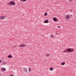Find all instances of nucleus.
<instances>
[{
    "label": "nucleus",
    "mask_w": 76,
    "mask_h": 76,
    "mask_svg": "<svg viewBox=\"0 0 76 76\" xmlns=\"http://www.w3.org/2000/svg\"><path fill=\"white\" fill-rule=\"evenodd\" d=\"M2 64H3V65L5 64L4 62L2 63Z\"/></svg>",
    "instance_id": "obj_19"
},
{
    "label": "nucleus",
    "mask_w": 76,
    "mask_h": 76,
    "mask_svg": "<svg viewBox=\"0 0 76 76\" xmlns=\"http://www.w3.org/2000/svg\"><path fill=\"white\" fill-rule=\"evenodd\" d=\"M69 1H71V0H69Z\"/></svg>",
    "instance_id": "obj_25"
},
{
    "label": "nucleus",
    "mask_w": 76,
    "mask_h": 76,
    "mask_svg": "<svg viewBox=\"0 0 76 76\" xmlns=\"http://www.w3.org/2000/svg\"><path fill=\"white\" fill-rule=\"evenodd\" d=\"M67 51L69 52H72L73 51V49L72 48H68L67 49Z\"/></svg>",
    "instance_id": "obj_1"
},
{
    "label": "nucleus",
    "mask_w": 76,
    "mask_h": 76,
    "mask_svg": "<svg viewBox=\"0 0 76 76\" xmlns=\"http://www.w3.org/2000/svg\"><path fill=\"white\" fill-rule=\"evenodd\" d=\"M57 34H58V33L57 32H56V35H57Z\"/></svg>",
    "instance_id": "obj_23"
},
{
    "label": "nucleus",
    "mask_w": 76,
    "mask_h": 76,
    "mask_svg": "<svg viewBox=\"0 0 76 76\" xmlns=\"http://www.w3.org/2000/svg\"><path fill=\"white\" fill-rule=\"evenodd\" d=\"M50 37H51V38H53V37H54V36H53V35H50Z\"/></svg>",
    "instance_id": "obj_15"
},
{
    "label": "nucleus",
    "mask_w": 76,
    "mask_h": 76,
    "mask_svg": "<svg viewBox=\"0 0 76 76\" xmlns=\"http://www.w3.org/2000/svg\"><path fill=\"white\" fill-rule=\"evenodd\" d=\"M48 22H49V21H48V20H45L44 23H48Z\"/></svg>",
    "instance_id": "obj_7"
},
{
    "label": "nucleus",
    "mask_w": 76,
    "mask_h": 76,
    "mask_svg": "<svg viewBox=\"0 0 76 76\" xmlns=\"http://www.w3.org/2000/svg\"><path fill=\"white\" fill-rule=\"evenodd\" d=\"M6 69L5 68L2 67L1 69V70L2 72H4L6 71Z\"/></svg>",
    "instance_id": "obj_5"
},
{
    "label": "nucleus",
    "mask_w": 76,
    "mask_h": 76,
    "mask_svg": "<svg viewBox=\"0 0 76 76\" xmlns=\"http://www.w3.org/2000/svg\"><path fill=\"white\" fill-rule=\"evenodd\" d=\"M63 52H64V53H67V52H66V50H65V51H64Z\"/></svg>",
    "instance_id": "obj_21"
},
{
    "label": "nucleus",
    "mask_w": 76,
    "mask_h": 76,
    "mask_svg": "<svg viewBox=\"0 0 76 76\" xmlns=\"http://www.w3.org/2000/svg\"><path fill=\"white\" fill-rule=\"evenodd\" d=\"M21 1H22V0H21Z\"/></svg>",
    "instance_id": "obj_28"
},
{
    "label": "nucleus",
    "mask_w": 76,
    "mask_h": 76,
    "mask_svg": "<svg viewBox=\"0 0 76 76\" xmlns=\"http://www.w3.org/2000/svg\"><path fill=\"white\" fill-rule=\"evenodd\" d=\"M48 15V13L47 12H45V14H44V15H45V16H46L47 15Z\"/></svg>",
    "instance_id": "obj_13"
},
{
    "label": "nucleus",
    "mask_w": 76,
    "mask_h": 76,
    "mask_svg": "<svg viewBox=\"0 0 76 76\" xmlns=\"http://www.w3.org/2000/svg\"><path fill=\"white\" fill-rule=\"evenodd\" d=\"M2 60H0V63H1L2 62Z\"/></svg>",
    "instance_id": "obj_18"
},
{
    "label": "nucleus",
    "mask_w": 76,
    "mask_h": 76,
    "mask_svg": "<svg viewBox=\"0 0 76 76\" xmlns=\"http://www.w3.org/2000/svg\"><path fill=\"white\" fill-rule=\"evenodd\" d=\"M5 17L4 16H2L0 17V19L1 20H3L4 19Z\"/></svg>",
    "instance_id": "obj_6"
},
{
    "label": "nucleus",
    "mask_w": 76,
    "mask_h": 76,
    "mask_svg": "<svg viewBox=\"0 0 76 76\" xmlns=\"http://www.w3.org/2000/svg\"><path fill=\"white\" fill-rule=\"evenodd\" d=\"M31 71V68H29V72H30Z\"/></svg>",
    "instance_id": "obj_16"
},
{
    "label": "nucleus",
    "mask_w": 76,
    "mask_h": 76,
    "mask_svg": "<svg viewBox=\"0 0 76 76\" xmlns=\"http://www.w3.org/2000/svg\"><path fill=\"white\" fill-rule=\"evenodd\" d=\"M50 54H49V53H48V54H46V56L47 57H48L49 56H50Z\"/></svg>",
    "instance_id": "obj_11"
},
{
    "label": "nucleus",
    "mask_w": 76,
    "mask_h": 76,
    "mask_svg": "<svg viewBox=\"0 0 76 76\" xmlns=\"http://www.w3.org/2000/svg\"><path fill=\"white\" fill-rule=\"evenodd\" d=\"M47 61V60H45V61Z\"/></svg>",
    "instance_id": "obj_26"
},
{
    "label": "nucleus",
    "mask_w": 76,
    "mask_h": 76,
    "mask_svg": "<svg viewBox=\"0 0 76 76\" xmlns=\"http://www.w3.org/2000/svg\"><path fill=\"white\" fill-rule=\"evenodd\" d=\"M0 75H1V74H0Z\"/></svg>",
    "instance_id": "obj_27"
},
{
    "label": "nucleus",
    "mask_w": 76,
    "mask_h": 76,
    "mask_svg": "<svg viewBox=\"0 0 76 76\" xmlns=\"http://www.w3.org/2000/svg\"><path fill=\"white\" fill-rule=\"evenodd\" d=\"M10 76H14V75H11Z\"/></svg>",
    "instance_id": "obj_22"
},
{
    "label": "nucleus",
    "mask_w": 76,
    "mask_h": 76,
    "mask_svg": "<svg viewBox=\"0 0 76 76\" xmlns=\"http://www.w3.org/2000/svg\"><path fill=\"white\" fill-rule=\"evenodd\" d=\"M27 0H22V1H23L24 2H26L27 1Z\"/></svg>",
    "instance_id": "obj_17"
},
{
    "label": "nucleus",
    "mask_w": 76,
    "mask_h": 76,
    "mask_svg": "<svg viewBox=\"0 0 76 76\" xmlns=\"http://www.w3.org/2000/svg\"><path fill=\"white\" fill-rule=\"evenodd\" d=\"M62 65H64L65 64V63L64 62H62L61 64Z\"/></svg>",
    "instance_id": "obj_12"
},
{
    "label": "nucleus",
    "mask_w": 76,
    "mask_h": 76,
    "mask_svg": "<svg viewBox=\"0 0 76 76\" xmlns=\"http://www.w3.org/2000/svg\"><path fill=\"white\" fill-rule=\"evenodd\" d=\"M70 11H71V12H72V10H70Z\"/></svg>",
    "instance_id": "obj_24"
},
{
    "label": "nucleus",
    "mask_w": 76,
    "mask_h": 76,
    "mask_svg": "<svg viewBox=\"0 0 76 76\" xmlns=\"http://www.w3.org/2000/svg\"><path fill=\"white\" fill-rule=\"evenodd\" d=\"M23 71L24 72H27V69H23Z\"/></svg>",
    "instance_id": "obj_10"
},
{
    "label": "nucleus",
    "mask_w": 76,
    "mask_h": 76,
    "mask_svg": "<svg viewBox=\"0 0 76 76\" xmlns=\"http://www.w3.org/2000/svg\"><path fill=\"white\" fill-rule=\"evenodd\" d=\"M53 20L54 21H56L57 20V19L56 18H53Z\"/></svg>",
    "instance_id": "obj_8"
},
{
    "label": "nucleus",
    "mask_w": 76,
    "mask_h": 76,
    "mask_svg": "<svg viewBox=\"0 0 76 76\" xmlns=\"http://www.w3.org/2000/svg\"><path fill=\"white\" fill-rule=\"evenodd\" d=\"M12 57V55H9L8 56V58H11Z\"/></svg>",
    "instance_id": "obj_9"
},
{
    "label": "nucleus",
    "mask_w": 76,
    "mask_h": 76,
    "mask_svg": "<svg viewBox=\"0 0 76 76\" xmlns=\"http://www.w3.org/2000/svg\"><path fill=\"white\" fill-rule=\"evenodd\" d=\"M10 4L14 6L15 4L14 2L12 1L10 2Z\"/></svg>",
    "instance_id": "obj_2"
},
{
    "label": "nucleus",
    "mask_w": 76,
    "mask_h": 76,
    "mask_svg": "<svg viewBox=\"0 0 76 76\" xmlns=\"http://www.w3.org/2000/svg\"><path fill=\"white\" fill-rule=\"evenodd\" d=\"M20 47H25L26 46V45L25 44H23L19 45Z\"/></svg>",
    "instance_id": "obj_3"
},
{
    "label": "nucleus",
    "mask_w": 76,
    "mask_h": 76,
    "mask_svg": "<svg viewBox=\"0 0 76 76\" xmlns=\"http://www.w3.org/2000/svg\"><path fill=\"white\" fill-rule=\"evenodd\" d=\"M58 27H59V28H61V26H58Z\"/></svg>",
    "instance_id": "obj_20"
},
{
    "label": "nucleus",
    "mask_w": 76,
    "mask_h": 76,
    "mask_svg": "<svg viewBox=\"0 0 76 76\" xmlns=\"http://www.w3.org/2000/svg\"><path fill=\"white\" fill-rule=\"evenodd\" d=\"M66 19H69L70 18V16L69 15H67L65 16Z\"/></svg>",
    "instance_id": "obj_4"
},
{
    "label": "nucleus",
    "mask_w": 76,
    "mask_h": 76,
    "mask_svg": "<svg viewBox=\"0 0 76 76\" xmlns=\"http://www.w3.org/2000/svg\"><path fill=\"white\" fill-rule=\"evenodd\" d=\"M50 71H52L53 70V68L51 67L50 68Z\"/></svg>",
    "instance_id": "obj_14"
}]
</instances>
